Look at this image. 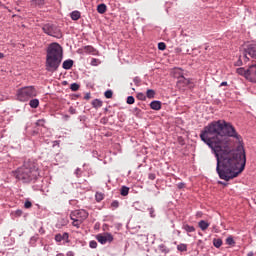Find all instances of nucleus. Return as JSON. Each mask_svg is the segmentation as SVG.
Wrapping results in <instances>:
<instances>
[{"mask_svg": "<svg viewBox=\"0 0 256 256\" xmlns=\"http://www.w3.org/2000/svg\"><path fill=\"white\" fill-rule=\"evenodd\" d=\"M231 137L236 139L237 143H243V138L234 126L225 120L213 121L200 133L201 140L214 151L217 159L216 171L224 181L239 177L240 173L245 171L247 163L245 149L243 146L233 149Z\"/></svg>", "mask_w": 256, "mask_h": 256, "instance_id": "1", "label": "nucleus"}, {"mask_svg": "<svg viewBox=\"0 0 256 256\" xmlns=\"http://www.w3.org/2000/svg\"><path fill=\"white\" fill-rule=\"evenodd\" d=\"M39 164L35 160H27L23 166L14 171V177L22 183H31L39 177Z\"/></svg>", "mask_w": 256, "mask_h": 256, "instance_id": "2", "label": "nucleus"}, {"mask_svg": "<svg viewBox=\"0 0 256 256\" xmlns=\"http://www.w3.org/2000/svg\"><path fill=\"white\" fill-rule=\"evenodd\" d=\"M63 61V47L59 43H51L46 50V71L55 73Z\"/></svg>", "mask_w": 256, "mask_h": 256, "instance_id": "3", "label": "nucleus"}, {"mask_svg": "<svg viewBox=\"0 0 256 256\" xmlns=\"http://www.w3.org/2000/svg\"><path fill=\"white\" fill-rule=\"evenodd\" d=\"M33 97H37V89L35 86H26L17 90V99L25 103V101H29V99H33Z\"/></svg>", "mask_w": 256, "mask_h": 256, "instance_id": "4", "label": "nucleus"}, {"mask_svg": "<svg viewBox=\"0 0 256 256\" xmlns=\"http://www.w3.org/2000/svg\"><path fill=\"white\" fill-rule=\"evenodd\" d=\"M42 31L46 35H49L50 37H56L57 39H61L63 35L61 34V30L59 27H57L54 24H44L42 26Z\"/></svg>", "mask_w": 256, "mask_h": 256, "instance_id": "5", "label": "nucleus"}, {"mask_svg": "<svg viewBox=\"0 0 256 256\" xmlns=\"http://www.w3.org/2000/svg\"><path fill=\"white\" fill-rule=\"evenodd\" d=\"M243 59L245 62L249 61V57L256 59V44H250L243 51Z\"/></svg>", "mask_w": 256, "mask_h": 256, "instance_id": "6", "label": "nucleus"}, {"mask_svg": "<svg viewBox=\"0 0 256 256\" xmlns=\"http://www.w3.org/2000/svg\"><path fill=\"white\" fill-rule=\"evenodd\" d=\"M70 217H73L74 219H78V221H85V219H87V217H89V212L84 210V209H80V210H74L70 213Z\"/></svg>", "mask_w": 256, "mask_h": 256, "instance_id": "7", "label": "nucleus"}, {"mask_svg": "<svg viewBox=\"0 0 256 256\" xmlns=\"http://www.w3.org/2000/svg\"><path fill=\"white\" fill-rule=\"evenodd\" d=\"M98 243L105 245V243H112L113 235L111 233L98 234L96 237Z\"/></svg>", "mask_w": 256, "mask_h": 256, "instance_id": "8", "label": "nucleus"}, {"mask_svg": "<svg viewBox=\"0 0 256 256\" xmlns=\"http://www.w3.org/2000/svg\"><path fill=\"white\" fill-rule=\"evenodd\" d=\"M247 79L251 81V83H256V64L248 68Z\"/></svg>", "mask_w": 256, "mask_h": 256, "instance_id": "9", "label": "nucleus"}, {"mask_svg": "<svg viewBox=\"0 0 256 256\" xmlns=\"http://www.w3.org/2000/svg\"><path fill=\"white\" fill-rule=\"evenodd\" d=\"M55 241L56 243H61V241H65V243H70L69 240V233L64 232L63 234L59 233L55 235Z\"/></svg>", "mask_w": 256, "mask_h": 256, "instance_id": "10", "label": "nucleus"}, {"mask_svg": "<svg viewBox=\"0 0 256 256\" xmlns=\"http://www.w3.org/2000/svg\"><path fill=\"white\" fill-rule=\"evenodd\" d=\"M84 53H89L90 55H97V49H95L93 46H85L84 47Z\"/></svg>", "mask_w": 256, "mask_h": 256, "instance_id": "11", "label": "nucleus"}, {"mask_svg": "<svg viewBox=\"0 0 256 256\" xmlns=\"http://www.w3.org/2000/svg\"><path fill=\"white\" fill-rule=\"evenodd\" d=\"M150 108L154 111H159L161 109V101H152L150 103Z\"/></svg>", "mask_w": 256, "mask_h": 256, "instance_id": "12", "label": "nucleus"}, {"mask_svg": "<svg viewBox=\"0 0 256 256\" xmlns=\"http://www.w3.org/2000/svg\"><path fill=\"white\" fill-rule=\"evenodd\" d=\"M70 219L72 221L73 227H76V229H79L81 227V225H83V222L81 220H78L74 217H70Z\"/></svg>", "mask_w": 256, "mask_h": 256, "instance_id": "13", "label": "nucleus"}, {"mask_svg": "<svg viewBox=\"0 0 256 256\" xmlns=\"http://www.w3.org/2000/svg\"><path fill=\"white\" fill-rule=\"evenodd\" d=\"M198 227H200V229L202 231H207V229H209V223L205 220H201L199 223H198Z\"/></svg>", "mask_w": 256, "mask_h": 256, "instance_id": "14", "label": "nucleus"}, {"mask_svg": "<svg viewBox=\"0 0 256 256\" xmlns=\"http://www.w3.org/2000/svg\"><path fill=\"white\" fill-rule=\"evenodd\" d=\"M62 67L63 69H66V70L71 69V67H73V60L71 59L65 60L62 64Z\"/></svg>", "mask_w": 256, "mask_h": 256, "instance_id": "15", "label": "nucleus"}, {"mask_svg": "<svg viewBox=\"0 0 256 256\" xmlns=\"http://www.w3.org/2000/svg\"><path fill=\"white\" fill-rule=\"evenodd\" d=\"M71 19L73 21H79V19H81V12L80 11H73L71 13Z\"/></svg>", "mask_w": 256, "mask_h": 256, "instance_id": "16", "label": "nucleus"}, {"mask_svg": "<svg viewBox=\"0 0 256 256\" xmlns=\"http://www.w3.org/2000/svg\"><path fill=\"white\" fill-rule=\"evenodd\" d=\"M95 199L97 203H101V201L105 199V194H103V192H96Z\"/></svg>", "mask_w": 256, "mask_h": 256, "instance_id": "17", "label": "nucleus"}, {"mask_svg": "<svg viewBox=\"0 0 256 256\" xmlns=\"http://www.w3.org/2000/svg\"><path fill=\"white\" fill-rule=\"evenodd\" d=\"M182 228L186 233H195V227L190 226L189 224H184Z\"/></svg>", "mask_w": 256, "mask_h": 256, "instance_id": "18", "label": "nucleus"}, {"mask_svg": "<svg viewBox=\"0 0 256 256\" xmlns=\"http://www.w3.org/2000/svg\"><path fill=\"white\" fill-rule=\"evenodd\" d=\"M120 195H122V197H127V195H129V187L122 186L120 189Z\"/></svg>", "mask_w": 256, "mask_h": 256, "instance_id": "19", "label": "nucleus"}, {"mask_svg": "<svg viewBox=\"0 0 256 256\" xmlns=\"http://www.w3.org/2000/svg\"><path fill=\"white\" fill-rule=\"evenodd\" d=\"M97 11H98V13L103 15V13H105L107 11V5H105V4L98 5L97 6Z\"/></svg>", "mask_w": 256, "mask_h": 256, "instance_id": "20", "label": "nucleus"}, {"mask_svg": "<svg viewBox=\"0 0 256 256\" xmlns=\"http://www.w3.org/2000/svg\"><path fill=\"white\" fill-rule=\"evenodd\" d=\"M29 105L32 109H37L39 107V99L30 100Z\"/></svg>", "mask_w": 256, "mask_h": 256, "instance_id": "21", "label": "nucleus"}, {"mask_svg": "<svg viewBox=\"0 0 256 256\" xmlns=\"http://www.w3.org/2000/svg\"><path fill=\"white\" fill-rule=\"evenodd\" d=\"M92 105L95 109H99V107H103V101L95 99L93 100Z\"/></svg>", "mask_w": 256, "mask_h": 256, "instance_id": "22", "label": "nucleus"}, {"mask_svg": "<svg viewBox=\"0 0 256 256\" xmlns=\"http://www.w3.org/2000/svg\"><path fill=\"white\" fill-rule=\"evenodd\" d=\"M236 72L238 73V75H244V77H246L247 79V74L249 73V69L245 70V68H238Z\"/></svg>", "mask_w": 256, "mask_h": 256, "instance_id": "23", "label": "nucleus"}, {"mask_svg": "<svg viewBox=\"0 0 256 256\" xmlns=\"http://www.w3.org/2000/svg\"><path fill=\"white\" fill-rule=\"evenodd\" d=\"M160 253H164V255H167V253H169V248H167V246L161 244L159 247H158Z\"/></svg>", "mask_w": 256, "mask_h": 256, "instance_id": "24", "label": "nucleus"}, {"mask_svg": "<svg viewBox=\"0 0 256 256\" xmlns=\"http://www.w3.org/2000/svg\"><path fill=\"white\" fill-rule=\"evenodd\" d=\"M179 83H184V85H191V79H187L182 76L179 78Z\"/></svg>", "mask_w": 256, "mask_h": 256, "instance_id": "25", "label": "nucleus"}, {"mask_svg": "<svg viewBox=\"0 0 256 256\" xmlns=\"http://www.w3.org/2000/svg\"><path fill=\"white\" fill-rule=\"evenodd\" d=\"M213 245H214V247L219 249V247H221V245H223V240H221V239H214L213 240Z\"/></svg>", "mask_w": 256, "mask_h": 256, "instance_id": "26", "label": "nucleus"}, {"mask_svg": "<svg viewBox=\"0 0 256 256\" xmlns=\"http://www.w3.org/2000/svg\"><path fill=\"white\" fill-rule=\"evenodd\" d=\"M45 123H47L45 119L37 120L36 127H45Z\"/></svg>", "mask_w": 256, "mask_h": 256, "instance_id": "27", "label": "nucleus"}, {"mask_svg": "<svg viewBox=\"0 0 256 256\" xmlns=\"http://www.w3.org/2000/svg\"><path fill=\"white\" fill-rule=\"evenodd\" d=\"M158 49L159 51H165V49H167V44H165V42L158 43Z\"/></svg>", "mask_w": 256, "mask_h": 256, "instance_id": "28", "label": "nucleus"}, {"mask_svg": "<svg viewBox=\"0 0 256 256\" xmlns=\"http://www.w3.org/2000/svg\"><path fill=\"white\" fill-rule=\"evenodd\" d=\"M32 3L41 7V6L45 5V0H32Z\"/></svg>", "mask_w": 256, "mask_h": 256, "instance_id": "29", "label": "nucleus"}, {"mask_svg": "<svg viewBox=\"0 0 256 256\" xmlns=\"http://www.w3.org/2000/svg\"><path fill=\"white\" fill-rule=\"evenodd\" d=\"M148 99H153V97H155V91L154 90H147L146 93Z\"/></svg>", "mask_w": 256, "mask_h": 256, "instance_id": "30", "label": "nucleus"}, {"mask_svg": "<svg viewBox=\"0 0 256 256\" xmlns=\"http://www.w3.org/2000/svg\"><path fill=\"white\" fill-rule=\"evenodd\" d=\"M177 249H178V251H181V252L187 251V244H179L177 246Z\"/></svg>", "mask_w": 256, "mask_h": 256, "instance_id": "31", "label": "nucleus"}, {"mask_svg": "<svg viewBox=\"0 0 256 256\" xmlns=\"http://www.w3.org/2000/svg\"><path fill=\"white\" fill-rule=\"evenodd\" d=\"M104 96L106 97V99H111L113 97V91L112 90H107L104 93Z\"/></svg>", "mask_w": 256, "mask_h": 256, "instance_id": "32", "label": "nucleus"}, {"mask_svg": "<svg viewBox=\"0 0 256 256\" xmlns=\"http://www.w3.org/2000/svg\"><path fill=\"white\" fill-rule=\"evenodd\" d=\"M126 103H128V105H133V103H135V98L133 96H128Z\"/></svg>", "mask_w": 256, "mask_h": 256, "instance_id": "33", "label": "nucleus"}, {"mask_svg": "<svg viewBox=\"0 0 256 256\" xmlns=\"http://www.w3.org/2000/svg\"><path fill=\"white\" fill-rule=\"evenodd\" d=\"M79 84H77V83H73V84H71V86H70V89H71V91H79Z\"/></svg>", "mask_w": 256, "mask_h": 256, "instance_id": "34", "label": "nucleus"}, {"mask_svg": "<svg viewBox=\"0 0 256 256\" xmlns=\"http://www.w3.org/2000/svg\"><path fill=\"white\" fill-rule=\"evenodd\" d=\"M118 207H119V201L117 200L112 201L111 209H118Z\"/></svg>", "mask_w": 256, "mask_h": 256, "instance_id": "35", "label": "nucleus"}, {"mask_svg": "<svg viewBox=\"0 0 256 256\" xmlns=\"http://www.w3.org/2000/svg\"><path fill=\"white\" fill-rule=\"evenodd\" d=\"M226 243L227 245H235V240H233V237H228Z\"/></svg>", "mask_w": 256, "mask_h": 256, "instance_id": "36", "label": "nucleus"}, {"mask_svg": "<svg viewBox=\"0 0 256 256\" xmlns=\"http://www.w3.org/2000/svg\"><path fill=\"white\" fill-rule=\"evenodd\" d=\"M89 246L91 247V249H97V241H90Z\"/></svg>", "mask_w": 256, "mask_h": 256, "instance_id": "37", "label": "nucleus"}, {"mask_svg": "<svg viewBox=\"0 0 256 256\" xmlns=\"http://www.w3.org/2000/svg\"><path fill=\"white\" fill-rule=\"evenodd\" d=\"M32 206L33 204L31 203V201H26L24 204L25 209H31Z\"/></svg>", "mask_w": 256, "mask_h": 256, "instance_id": "38", "label": "nucleus"}, {"mask_svg": "<svg viewBox=\"0 0 256 256\" xmlns=\"http://www.w3.org/2000/svg\"><path fill=\"white\" fill-rule=\"evenodd\" d=\"M137 98H138L140 101H144V99H145V94L139 93V94L137 95Z\"/></svg>", "mask_w": 256, "mask_h": 256, "instance_id": "39", "label": "nucleus"}, {"mask_svg": "<svg viewBox=\"0 0 256 256\" xmlns=\"http://www.w3.org/2000/svg\"><path fill=\"white\" fill-rule=\"evenodd\" d=\"M148 211H149L150 217H155V209L149 208Z\"/></svg>", "mask_w": 256, "mask_h": 256, "instance_id": "40", "label": "nucleus"}, {"mask_svg": "<svg viewBox=\"0 0 256 256\" xmlns=\"http://www.w3.org/2000/svg\"><path fill=\"white\" fill-rule=\"evenodd\" d=\"M97 63H99V60L96 58H93L91 61V65H93L95 67V66H97Z\"/></svg>", "mask_w": 256, "mask_h": 256, "instance_id": "41", "label": "nucleus"}, {"mask_svg": "<svg viewBox=\"0 0 256 256\" xmlns=\"http://www.w3.org/2000/svg\"><path fill=\"white\" fill-rule=\"evenodd\" d=\"M69 113H70L71 115H75V114L77 113V110H75V108H73V107H70V108H69Z\"/></svg>", "mask_w": 256, "mask_h": 256, "instance_id": "42", "label": "nucleus"}, {"mask_svg": "<svg viewBox=\"0 0 256 256\" xmlns=\"http://www.w3.org/2000/svg\"><path fill=\"white\" fill-rule=\"evenodd\" d=\"M155 178H156V176H155V174H153V173H150V174L148 175V179H150V181H155Z\"/></svg>", "mask_w": 256, "mask_h": 256, "instance_id": "43", "label": "nucleus"}, {"mask_svg": "<svg viewBox=\"0 0 256 256\" xmlns=\"http://www.w3.org/2000/svg\"><path fill=\"white\" fill-rule=\"evenodd\" d=\"M75 175H76L77 177H81V168H77V169L75 170Z\"/></svg>", "mask_w": 256, "mask_h": 256, "instance_id": "44", "label": "nucleus"}, {"mask_svg": "<svg viewBox=\"0 0 256 256\" xmlns=\"http://www.w3.org/2000/svg\"><path fill=\"white\" fill-rule=\"evenodd\" d=\"M178 189H185V183L180 182L177 184Z\"/></svg>", "mask_w": 256, "mask_h": 256, "instance_id": "45", "label": "nucleus"}, {"mask_svg": "<svg viewBox=\"0 0 256 256\" xmlns=\"http://www.w3.org/2000/svg\"><path fill=\"white\" fill-rule=\"evenodd\" d=\"M66 255H67V256H75V254L73 253V251H68Z\"/></svg>", "mask_w": 256, "mask_h": 256, "instance_id": "46", "label": "nucleus"}, {"mask_svg": "<svg viewBox=\"0 0 256 256\" xmlns=\"http://www.w3.org/2000/svg\"><path fill=\"white\" fill-rule=\"evenodd\" d=\"M226 85H227V82H222V83L220 84V87H226Z\"/></svg>", "mask_w": 256, "mask_h": 256, "instance_id": "47", "label": "nucleus"}, {"mask_svg": "<svg viewBox=\"0 0 256 256\" xmlns=\"http://www.w3.org/2000/svg\"><path fill=\"white\" fill-rule=\"evenodd\" d=\"M3 57H5V55L3 53H0V59H3Z\"/></svg>", "mask_w": 256, "mask_h": 256, "instance_id": "48", "label": "nucleus"}, {"mask_svg": "<svg viewBox=\"0 0 256 256\" xmlns=\"http://www.w3.org/2000/svg\"><path fill=\"white\" fill-rule=\"evenodd\" d=\"M56 256H65L64 253H58Z\"/></svg>", "mask_w": 256, "mask_h": 256, "instance_id": "49", "label": "nucleus"}, {"mask_svg": "<svg viewBox=\"0 0 256 256\" xmlns=\"http://www.w3.org/2000/svg\"><path fill=\"white\" fill-rule=\"evenodd\" d=\"M247 256H254L253 252L247 254Z\"/></svg>", "mask_w": 256, "mask_h": 256, "instance_id": "50", "label": "nucleus"}, {"mask_svg": "<svg viewBox=\"0 0 256 256\" xmlns=\"http://www.w3.org/2000/svg\"><path fill=\"white\" fill-rule=\"evenodd\" d=\"M18 214L21 215V211H18Z\"/></svg>", "mask_w": 256, "mask_h": 256, "instance_id": "51", "label": "nucleus"}]
</instances>
